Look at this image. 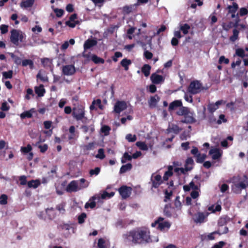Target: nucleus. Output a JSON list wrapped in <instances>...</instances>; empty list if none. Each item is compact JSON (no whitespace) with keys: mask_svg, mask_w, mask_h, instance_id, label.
Returning a JSON list of instances; mask_svg holds the SVG:
<instances>
[{"mask_svg":"<svg viewBox=\"0 0 248 248\" xmlns=\"http://www.w3.org/2000/svg\"><path fill=\"white\" fill-rule=\"evenodd\" d=\"M239 31L236 28H234L232 30V35L230 36V40L232 42H234L239 39Z\"/></svg>","mask_w":248,"mask_h":248,"instance_id":"473e14b6","label":"nucleus"},{"mask_svg":"<svg viewBox=\"0 0 248 248\" xmlns=\"http://www.w3.org/2000/svg\"><path fill=\"white\" fill-rule=\"evenodd\" d=\"M165 199L164 200L165 202H168L170 201L172 195V192L171 190H166L165 192Z\"/></svg>","mask_w":248,"mask_h":248,"instance_id":"bf43d9fd","label":"nucleus"},{"mask_svg":"<svg viewBox=\"0 0 248 248\" xmlns=\"http://www.w3.org/2000/svg\"><path fill=\"white\" fill-rule=\"evenodd\" d=\"M42 64L45 67H51L52 64V60L48 58H43L41 59Z\"/></svg>","mask_w":248,"mask_h":248,"instance_id":"e433bc0d","label":"nucleus"},{"mask_svg":"<svg viewBox=\"0 0 248 248\" xmlns=\"http://www.w3.org/2000/svg\"><path fill=\"white\" fill-rule=\"evenodd\" d=\"M235 56H239L242 58H244L245 57V51L242 48H237L235 50V53L233 55V57Z\"/></svg>","mask_w":248,"mask_h":248,"instance_id":"09e8293b","label":"nucleus"},{"mask_svg":"<svg viewBox=\"0 0 248 248\" xmlns=\"http://www.w3.org/2000/svg\"><path fill=\"white\" fill-rule=\"evenodd\" d=\"M193 208H191L188 210L189 214L193 217V219L194 222L196 223H202L205 221V218L209 215V213L208 212H198L197 214H196L194 216H193Z\"/></svg>","mask_w":248,"mask_h":248,"instance_id":"39448f33","label":"nucleus"},{"mask_svg":"<svg viewBox=\"0 0 248 248\" xmlns=\"http://www.w3.org/2000/svg\"><path fill=\"white\" fill-rule=\"evenodd\" d=\"M123 237L125 243L135 245L148 243L152 241L150 231L146 228L132 230L123 234Z\"/></svg>","mask_w":248,"mask_h":248,"instance_id":"f257e3e1","label":"nucleus"},{"mask_svg":"<svg viewBox=\"0 0 248 248\" xmlns=\"http://www.w3.org/2000/svg\"><path fill=\"white\" fill-rule=\"evenodd\" d=\"M203 89V87L202 83L200 81L196 80L190 82L187 91L190 94H195L200 93Z\"/></svg>","mask_w":248,"mask_h":248,"instance_id":"20e7f679","label":"nucleus"},{"mask_svg":"<svg viewBox=\"0 0 248 248\" xmlns=\"http://www.w3.org/2000/svg\"><path fill=\"white\" fill-rule=\"evenodd\" d=\"M136 145L142 151H147L148 150V146L143 141H138L136 142Z\"/></svg>","mask_w":248,"mask_h":248,"instance_id":"79ce46f5","label":"nucleus"},{"mask_svg":"<svg viewBox=\"0 0 248 248\" xmlns=\"http://www.w3.org/2000/svg\"><path fill=\"white\" fill-rule=\"evenodd\" d=\"M28 186L29 188H37L41 184V182L39 180H32L31 181H29L27 183Z\"/></svg>","mask_w":248,"mask_h":248,"instance_id":"cd10ccee","label":"nucleus"},{"mask_svg":"<svg viewBox=\"0 0 248 248\" xmlns=\"http://www.w3.org/2000/svg\"><path fill=\"white\" fill-rule=\"evenodd\" d=\"M91 60L93 62L95 63H104L105 61L104 59L98 57L95 55H93L91 57Z\"/></svg>","mask_w":248,"mask_h":248,"instance_id":"37998d69","label":"nucleus"},{"mask_svg":"<svg viewBox=\"0 0 248 248\" xmlns=\"http://www.w3.org/2000/svg\"><path fill=\"white\" fill-rule=\"evenodd\" d=\"M100 171V168L99 167H96L94 169H92L90 170L89 174L91 176L93 175H97Z\"/></svg>","mask_w":248,"mask_h":248,"instance_id":"13d9d810","label":"nucleus"},{"mask_svg":"<svg viewBox=\"0 0 248 248\" xmlns=\"http://www.w3.org/2000/svg\"><path fill=\"white\" fill-rule=\"evenodd\" d=\"M206 155L205 154H199L196 157V162L198 163H202L205 159Z\"/></svg>","mask_w":248,"mask_h":248,"instance_id":"680f3d73","label":"nucleus"},{"mask_svg":"<svg viewBox=\"0 0 248 248\" xmlns=\"http://www.w3.org/2000/svg\"><path fill=\"white\" fill-rule=\"evenodd\" d=\"M22 65L24 67L29 66L31 69H33L34 68L33 62L30 59L23 60L22 61Z\"/></svg>","mask_w":248,"mask_h":248,"instance_id":"f704fd0d","label":"nucleus"},{"mask_svg":"<svg viewBox=\"0 0 248 248\" xmlns=\"http://www.w3.org/2000/svg\"><path fill=\"white\" fill-rule=\"evenodd\" d=\"M32 150L31 146L30 144H28L26 147H21L20 151L23 154H27Z\"/></svg>","mask_w":248,"mask_h":248,"instance_id":"864d4df0","label":"nucleus"},{"mask_svg":"<svg viewBox=\"0 0 248 248\" xmlns=\"http://www.w3.org/2000/svg\"><path fill=\"white\" fill-rule=\"evenodd\" d=\"M99 199V196H93L92 199H91L89 201V202H87L85 205V208H87L90 207L92 209L94 208L96 206V202L94 201V200Z\"/></svg>","mask_w":248,"mask_h":248,"instance_id":"a878e982","label":"nucleus"},{"mask_svg":"<svg viewBox=\"0 0 248 248\" xmlns=\"http://www.w3.org/2000/svg\"><path fill=\"white\" fill-rule=\"evenodd\" d=\"M35 112L36 111L35 108H32L29 110L25 111L21 113L20 117L21 119H24L25 118H31L32 117L33 113H35Z\"/></svg>","mask_w":248,"mask_h":248,"instance_id":"412c9836","label":"nucleus"},{"mask_svg":"<svg viewBox=\"0 0 248 248\" xmlns=\"http://www.w3.org/2000/svg\"><path fill=\"white\" fill-rule=\"evenodd\" d=\"M208 211H211L212 213H215L216 211H221V207L219 204L216 205V206L212 205L208 207Z\"/></svg>","mask_w":248,"mask_h":248,"instance_id":"3c124183","label":"nucleus"},{"mask_svg":"<svg viewBox=\"0 0 248 248\" xmlns=\"http://www.w3.org/2000/svg\"><path fill=\"white\" fill-rule=\"evenodd\" d=\"M189 109V108L185 107H182V106L179 108V110L177 111L176 113L179 116H183L186 114L187 111Z\"/></svg>","mask_w":248,"mask_h":248,"instance_id":"a18cd8bd","label":"nucleus"},{"mask_svg":"<svg viewBox=\"0 0 248 248\" xmlns=\"http://www.w3.org/2000/svg\"><path fill=\"white\" fill-rule=\"evenodd\" d=\"M87 217V215L85 213H82L78 217V222L79 224H82L84 222L85 219Z\"/></svg>","mask_w":248,"mask_h":248,"instance_id":"0e129e2a","label":"nucleus"},{"mask_svg":"<svg viewBox=\"0 0 248 248\" xmlns=\"http://www.w3.org/2000/svg\"><path fill=\"white\" fill-rule=\"evenodd\" d=\"M183 189L185 192L189 191L192 189V191L190 193V196L193 199H196L199 196V192L197 191L198 186L195 185L193 182H191L188 185L184 186Z\"/></svg>","mask_w":248,"mask_h":248,"instance_id":"6e6552de","label":"nucleus"},{"mask_svg":"<svg viewBox=\"0 0 248 248\" xmlns=\"http://www.w3.org/2000/svg\"><path fill=\"white\" fill-rule=\"evenodd\" d=\"M209 154L212 156L213 159L216 160L221 156L222 152L219 149L214 148L210 150Z\"/></svg>","mask_w":248,"mask_h":248,"instance_id":"dca6fc26","label":"nucleus"},{"mask_svg":"<svg viewBox=\"0 0 248 248\" xmlns=\"http://www.w3.org/2000/svg\"><path fill=\"white\" fill-rule=\"evenodd\" d=\"M160 99L157 95L151 96L148 101V104L150 108H155L156 107L158 102Z\"/></svg>","mask_w":248,"mask_h":248,"instance_id":"4be33fe9","label":"nucleus"},{"mask_svg":"<svg viewBox=\"0 0 248 248\" xmlns=\"http://www.w3.org/2000/svg\"><path fill=\"white\" fill-rule=\"evenodd\" d=\"M35 0H26L22 1L20 3L21 8H28L32 6L34 3Z\"/></svg>","mask_w":248,"mask_h":248,"instance_id":"c85d7f7f","label":"nucleus"},{"mask_svg":"<svg viewBox=\"0 0 248 248\" xmlns=\"http://www.w3.org/2000/svg\"><path fill=\"white\" fill-rule=\"evenodd\" d=\"M152 187L157 188L163 183L164 181L160 175L153 174L151 176Z\"/></svg>","mask_w":248,"mask_h":248,"instance_id":"9b49d317","label":"nucleus"},{"mask_svg":"<svg viewBox=\"0 0 248 248\" xmlns=\"http://www.w3.org/2000/svg\"><path fill=\"white\" fill-rule=\"evenodd\" d=\"M97 42L95 39H87L84 44V51L87 49H90L92 47H93L97 45Z\"/></svg>","mask_w":248,"mask_h":248,"instance_id":"a211bd4d","label":"nucleus"},{"mask_svg":"<svg viewBox=\"0 0 248 248\" xmlns=\"http://www.w3.org/2000/svg\"><path fill=\"white\" fill-rule=\"evenodd\" d=\"M225 103L222 100H220L217 101L215 103H210L207 106L208 110L209 112L213 113L218 108L219 106Z\"/></svg>","mask_w":248,"mask_h":248,"instance_id":"2eb2a0df","label":"nucleus"},{"mask_svg":"<svg viewBox=\"0 0 248 248\" xmlns=\"http://www.w3.org/2000/svg\"><path fill=\"white\" fill-rule=\"evenodd\" d=\"M229 218L227 217H222L219 218L218 221V225L219 227H223L227 223Z\"/></svg>","mask_w":248,"mask_h":248,"instance_id":"c03bdc74","label":"nucleus"},{"mask_svg":"<svg viewBox=\"0 0 248 248\" xmlns=\"http://www.w3.org/2000/svg\"><path fill=\"white\" fill-rule=\"evenodd\" d=\"M239 16H243L245 15H247L248 14V10L245 7L241 8L240 9L239 13H238Z\"/></svg>","mask_w":248,"mask_h":248,"instance_id":"69168bd1","label":"nucleus"},{"mask_svg":"<svg viewBox=\"0 0 248 248\" xmlns=\"http://www.w3.org/2000/svg\"><path fill=\"white\" fill-rule=\"evenodd\" d=\"M97 247V248H109V244L108 241L101 238L98 239Z\"/></svg>","mask_w":248,"mask_h":248,"instance_id":"5701e85b","label":"nucleus"},{"mask_svg":"<svg viewBox=\"0 0 248 248\" xmlns=\"http://www.w3.org/2000/svg\"><path fill=\"white\" fill-rule=\"evenodd\" d=\"M179 28L180 31H181L185 35L187 34L190 29V26L187 23L180 24Z\"/></svg>","mask_w":248,"mask_h":248,"instance_id":"c756f323","label":"nucleus"},{"mask_svg":"<svg viewBox=\"0 0 248 248\" xmlns=\"http://www.w3.org/2000/svg\"><path fill=\"white\" fill-rule=\"evenodd\" d=\"M11 33L10 40L13 44L18 46L20 42L23 41V34L21 31L13 30L11 31Z\"/></svg>","mask_w":248,"mask_h":248,"instance_id":"423d86ee","label":"nucleus"},{"mask_svg":"<svg viewBox=\"0 0 248 248\" xmlns=\"http://www.w3.org/2000/svg\"><path fill=\"white\" fill-rule=\"evenodd\" d=\"M182 106V102L181 100H176L170 103L169 107V110L170 111L174 110L178 107H181Z\"/></svg>","mask_w":248,"mask_h":248,"instance_id":"393cba45","label":"nucleus"},{"mask_svg":"<svg viewBox=\"0 0 248 248\" xmlns=\"http://www.w3.org/2000/svg\"><path fill=\"white\" fill-rule=\"evenodd\" d=\"M13 72L12 70H9L7 72H3L2 74V80L3 79H11L13 77Z\"/></svg>","mask_w":248,"mask_h":248,"instance_id":"de8ad7c7","label":"nucleus"},{"mask_svg":"<svg viewBox=\"0 0 248 248\" xmlns=\"http://www.w3.org/2000/svg\"><path fill=\"white\" fill-rule=\"evenodd\" d=\"M125 139L129 142H134L136 140L137 137L135 135L128 134L126 135Z\"/></svg>","mask_w":248,"mask_h":248,"instance_id":"052dcab7","label":"nucleus"},{"mask_svg":"<svg viewBox=\"0 0 248 248\" xmlns=\"http://www.w3.org/2000/svg\"><path fill=\"white\" fill-rule=\"evenodd\" d=\"M72 115L77 121L81 120L85 117L84 107L80 105L74 107Z\"/></svg>","mask_w":248,"mask_h":248,"instance_id":"0eeeda50","label":"nucleus"},{"mask_svg":"<svg viewBox=\"0 0 248 248\" xmlns=\"http://www.w3.org/2000/svg\"><path fill=\"white\" fill-rule=\"evenodd\" d=\"M182 130L177 125L172 124L170 125L167 131L168 133H173L174 134H178Z\"/></svg>","mask_w":248,"mask_h":248,"instance_id":"b1692460","label":"nucleus"},{"mask_svg":"<svg viewBox=\"0 0 248 248\" xmlns=\"http://www.w3.org/2000/svg\"><path fill=\"white\" fill-rule=\"evenodd\" d=\"M42 141H42L41 139V136H40L39 140L35 143H32V145L38 147L40 149V152L44 153L48 149V145L46 144H44L43 145L40 144V143Z\"/></svg>","mask_w":248,"mask_h":248,"instance_id":"6ab92c4d","label":"nucleus"},{"mask_svg":"<svg viewBox=\"0 0 248 248\" xmlns=\"http://www.w3.org/2000/svg\"><path fill=\"white\" fill-rule=\"evenodd\" d=\"M229 13L231 14H234L236 13L238 9V5L236 2H233L232 5H229L228 6Z\"/></svg>","mask_w":248,"mask_h":248,"instance_id":"ea45409f","label":"nucleus"},{"mask_svg":"<svg viewBox=\"0 0 248 248\" xmlns=\"http://www.w3.org/2000/svg\"><path fill=\"white\" fill-rule=\"evenodd\" d=\"M95 157L100 159H103L105 157L104 154V150L103 148L99 149L98 153L95 155Z\"/></svg>","mask_w":248,"mask_h":248,"instance_id":"8fccbe9b","label":"nucleus"},{"mask_svg":"<svg viewBox=\"0 0 248 248\" xmlns=\"http://www.w3.org/2000/svg\"><path fill=\"white\" fill-rule=\"evenodd\" d=\"M65 203L64 202H62L56 206V209L58 210L60 213L64 214L65 212Z\"/></svg>","mask_w":248,"mask_h":248,"instance_id":"5fc2aeb1","label":"nucleus"},{"mask_svg":"<svg viewBox=\"0 0 248 248\" xmlns=\"http://www.w3.org/2000/svg\"><path fill=\"white\" fill-rule=\"evenodd\" d=\"M151 80L154 84H158L164 81V78L161 75H157L155 73L152 74L151 77Z\"/></svg>","mask_w":248,"mask_h":248,"instance_id":"f3484780","label":"nucleus"},{"mask_svg":"<svg viewBox=\"0 0 248 248\" xmlns=\"http://www.w3.org/2000/svg\"><path fill=\"white\" fill-rule=\"evenodd\" d=\"M131 64V61L130 60L127 59L126 58L124 59L121 62V65L124 68L125 71L128 70V66Z\"/></svg>","mask_w":248,"mask_h":248,"instance_id":"4c0bfd02","label":"nucleus"},{"mask_svg":"<svg viewBox=\"0 0 248 248\" xmlns=\"http://www.w3.org/2000/svg\"><path fill=\"white\" fill-rule=\"evenodd\" d=\"M79 181L73 180L70 182L66 187V191L68 192H77L79 190Z\"/></svg>","mask_w":248,"mask_h":248,"instance_id":"ddd939ff","label":"nucleus"},{"mask_svg":"<svg viewBox=\"0 0 248 248\" xmlns=\"http://www.w3.org/2000/svg\"><path fill=\"white\" fill-rule=\"evenodd\" d=\"M132 6H125L123 7V12L126 14H128L132 12Z\"/></svg>","mask_w":248,"mask_h":248,"instance_id":"774afa93","label":"nucleus"},{"mask_svg":"<svg viewBox=\"0 0 248 248\" xmlns=\"http://www.w3.org/2000/svg\"><path fill=\"white\" fill-rule=\"evenodd\" d=\"M184 119L181 121L183 123L193 124L196 122L195 114L193 111L189 108L184 116Z\"/></svg>","mask_w":248,"mask_h":248,"instance_id":"1a4fd4ad","label":"nucleus"},{"mask_svg":"<svg viewBox=\"0 0 248 248\" xmlns=\"http://www.w3.org/2000/svg\"><path fill=\"white\" fill-rule=\"evenodd\" d=\"M8 197L6 194H2L0 196V204L5 205L7 203Z\"/></svg>","mask_w":248,"mask_h":248,"instance_id":"4d7b16f0","label":"nucleus"},{"mask_svg":"<svg viewBox=\"0 0 248 248\" xmlns=\"http://www.w3.org/2000/svg\"><path fill=\"white\" fill-rule=\"evenodd\" d=\"M95 142H92L88 143V144L83 145L81 146V147L84 152L93 150L95 147Z\"/></svg>","mask_w":248,"mask_h":248,"instance_id":"7c9ffc66","label":"nucleus"},{"mask_svg":"<svg viewBox=\"0 0 248 248\" xmlns=\"http://www.w3.org/2000/svg\"><path fill=\"white\" fill-rule=\"evenodd\" d=\"M79 181V190L87 187L89 185V182L87 181L85 179L81 178L78 180Z\"/></svg>","mask_w":248,"mask_h":248,"instance_id":"72a5a7b5","label":"nucleus"},{"mask_svg":"<svg viewBox=\"0 0 248 248\" xmlns=\"http://www.w3.org/2000/svg\"><path fill=\"white\" fill-rule=\"evenodd\" d=\"M156 226H157L158 230L162 232H165L170 229L171 223L168 221H165L164 218L159 217L151 224L152 227H155Z\"/></svg>","mask_w":248,"mask_h":248,"instance_id":"7ed1b4c3","label":"nucleus"},{"mask_svg":"<svg viewBox=\"0 0 248 248\" xmlns=\"http://www.w3.org/2000/svg\"><path fill=\"white\" fill-rule=\"evenodd\" d=\"M132 164L130 163H127L125 165H123L120 170V173H123L127 171L130 170L132 168Z\"/></svg>","mask_w":248,"mask_h":248,"instance_id":"a19ab883","label":"nucleus"},{"mask_svg":"<svg viewBox=\"0 0 248 248\" xmlns=\"http://www.w3.org/2000/svg\"><path fill=\"white\" fill-rule=\"evenodd\" d=\"M82 128L83 129L84 132L86 133L89 131H90L91 133L93 132L94 130V128L93 125H90V126H86L84 125L82 127Z\"/></svg>","mask_w":248,"mask_h":248,"instance_id":"e2e57ef3","label":"nucleus"},{"mask_svg":"<svg viewBox=\"0 0 248 248\" xmlns=\"http://www.w3.org/2000/svg\"><path fill=\"white\" fill-rule=\"evenodd\" d=\"M232 190L235 193H240L242 190L248 186V178L246 175H238L232 179Z\"/></svg>","mask_w":248,"mask_h":248,"instance_id":"f03ea898","label":"nucleus"},{"mask_svg":"<svg viewBox=\"0 0 248 248\" xmlns=\"http://www.w3.org/2000/svg\"><path fill=\"white\" fill-rule=\"evenodd\" d=\"M191 168H175L174 171L177 173L185 174L188 170H190Z\"/></svg>","mask_w":248,"mask_h":248,"instance_id":"49530a36","label":"nucleus"},{"mask_svg":"<svg viewBox=\"0 0 248 248\" xmlns=\"http://www.w3.org/2000/svg\"><path fill=\"white\" fill-rule=\"evenodd\" d=\"M173 170V167L172 166H169L168 167V170L165 172L163 177V179L164 181H167L169 177L172 175Z\"/></svg>","mask_w":248,"mask_h":248,"instance_id":"bb28decb","label":"nucleus"},{"mask_svg":"<svg viewBox=\"0 0 248 248\" xmlns=\"http://www.w3.org/2000/svg\"><path fill=\"white\" fill-rule=\"evenodd\" d=\"M76 72V69L74 65L69 64L64 65L62 67V73L65 76H72Z\"/></svg>","mask_w":248,"mask_h":248,"instance_id":"f8f14e48","label":"nucleus"},{"mask_svg":"<svg viewBox=\"0 0 248 248\" xmlns=\"http://www.w3.org/2000/svg\"><path fill=\"white\" fill-rule=\"evenodd\" d=\"M218 62L220 64H228L229 63V60L228 58H226L224 56H221L219 59Z\"/></svg>","mask_w":248,"mask_h":248,"instance_id":"338daca9","label":"nucleus"},{"mask_svg":"<svg viewBox=\"0 0 248 248\" xmlns=\"http://www.w3.org/2000/svg\"><path fill=\"white\" fill-rule=\"evenodd\" d=\"M132 156L129 155L127 152L124 153L121 162L122 163H125L127 161H130L132 159Z\"/></svg>","mask_w":248,"mask_h":248,"instance_id":"603ef678","label":"nucleus"},{"mask_svg":"<svg viewBox=\"0 0 248 248\" xmlns=\"http://www.w3.org/2000/svg\"><path fill=\"white\" fill-rule=\"evenodd\" d=\"M97 108H99L100 109L103 108V106L101 104V100L99 99L97 100H94L92 103V105L90 107L91 110H96Z\"/></svg>","mask_w":248,"mask_h":248,"instance_id":"aec40b11","label":"nucleus"},{"mask_svg":"<svg viewBox=\"0 0 248 248\" xmlns=\"http://www.w3.org/2000/svg\"><path fill=\"white\" fill-rule=\"evenodd\" d=\"M35 92L39 97H42L44 95L45 90L43 85H40L38 87H35Z\"/></svg>","mask_w":248,"mask_h":248,"instance_id":"2f4dec72","label":"nucleus"},{"mask_svg":"<svg viewBox=\"0 0 248 248\" xmlns=\"http://www.w3.org/2000/svg\"><path fill=\"white\" fill-rule=\"evenodd\" d=\"M110 129L109 126L105 125L102 126L101 130L105 136H107L109 134Z\"/></svg>","mask_w":248,"mask_h":248,"instance_id":"6e6d98bb","label":"nucleus"},{"mask_svg":"<svg viewBox=\"0 0 248 248\" xmlns=\"http://www.w3.org/2000/svg\"><path fill=\"white\" fill-rule=\"evenodd\" d=\"M151 67L149 64H144L141 69L142 72L146 77H148L150 74Z\"/></svg>","mask_w":248,"mask_h":248,"instance_id":"c9c22d12","label":"nucleus"},{"mask_svg":"<svg viewBox=\"0 0 248 248\" xmlns=\"http://www.w3.org/2000/svg\"><path fill=\"white\" fill-rule=\"evenodd\" d=\"M119 192L123 199H126L130 196L131 188L126 186H122L119 188Z\"/></svg>","mask_w":248,"mask_h":248,"instance_id":"4468645a","label":"nucleus"},{"mask_svg":"<svg viewBox=\"0 0 248 248\" xmlns=\"http://www.w3.org/2000/svg\"><path fill=\"white\" fill-rule=\"evenodd\" d=\"M127 107V104L125 101H117L114 106L113 111L116 113L119 114L125 109Z\"/></svg>","mask_w":248,"mask_h":248,"instance_id":"9d476101","label":"nucleus"},{"mask_svg":"<svg viewBox=\"0 0 248 248\" xmlns=\"http://www.w3.org/2000/svg\"><path fill=\"white\" fill-rule=\"evenodd\" d=\"M75 43V41L74 39H70L69 41H65L62 45L61 48L62 50H65L68 47L69 44L73 45H74Z\"/></svg>","mask_w":248,"mask_h":248,"instance_id":"58836bf2","label":"nucleus"}]
</instances>
